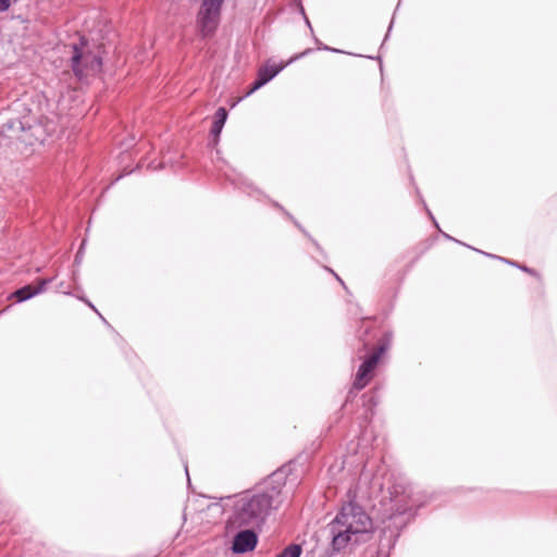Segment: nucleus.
Masks as SVG:
<instances>
[{
    "mask_svg": "<svg viewBox=\"0 0 557 557\" xmlns=\"http://www.w3.org/2000/svg\"><path fill=\"white\" fill-rule=\"evenodd\" d=\"M11 5V0H0V11H7Z\"/></svg>",
    "mask_w": 557,
    "mask_h": 557,
    "instance_id": "nucleus-12",
    "label": "nucleus"
},
{
    "mask_svg": "<svg viewBox=\"0 0 557 557\" xmlns=\"http://www.w3.org/2000/svg\"><path fill=\"white\" fill-rule=\"evenodd\" d=\"M301 546L298 544L288 545L277 557H300Z\"/></svg>",
    "mask_w": 557,
    "mask_h": 557,
    "instance_id": "nucleus-11",
    "label": "nucleus"
},
{
    "mask_svg": "<svg viewBox=\"0 0 557 557\" xmlns=\"http://www.w3.org/2000/svg\"><path fill=\"white\" fill-rule=\"evenodd\" d=\"M307 51H305L301 54H296L293 58H290L285 63L275 64V63H267L264 66H262L259 70L258 73V79L255 82L253 86L250 88V90L247 92V95H251L257 89L265 85L268 82H270L273 77H275L285 66L300 58L301 55L306 54Z\"/></svg>",
    "mask_w": 557,
    "mask_h": 557,
    "instance_id": "nucleus-6",
    "label": "nucleus"
},
{
    "mask_svg": "<svg viewBox=\"0 0 557 557\" xmlns=\"http://www.w3.org/2000/svg\"><path fill=\"white\" fill-rule=\"evenodd\" d=\"M72 64L75 74L79 77L100 71L101 60L98 55L86 51L85 44L74 47Z\"/></svg>",
    "mask_w": 557,
    "mask_h": 557,
    "instance_id": "nucleus-4",
    "label": "nucleus"
},
{
    "mask_svg": "<svg viewBox=\"0 0 557 557\" xmlns=\"http://www.w3.org/2000/svg\"><path fill=\"white\" fill-rule=\"evenodd\" d=\"M223 1L224 0H202L197 14V26L203 36L211 35L216 29Z\"/></svg>",
    "mask_w": 557,
    "mask_h": 557,
    "instance_id": "nucleus-3",
    "label": "nucleus"
},
{
    "mask_svg": "<svg viewBox=\"0 0 557 557\" xmlns=\"http://www.w3.org/2000/svg\"><path fill=\"white\" fill-rule=\"evenodd\" d=\"M227 119V112L224 108H219L215 113V120L211 129V135L214 138V143L218 141V138L222 132V128L225 124V121Z\"/></svg>",
    "mask_w": 557,
    "mask_h": 557,
    "instance_id": "nucleus-10",
    "label": "nucleus"
},
{
    "mask_svg": "<svg viewBox=\"0 0 557 557\" xmlns=\"http://www.w3.org/2000/svg\"><path fill=\"white\" fill-rule=\"evenodd\" d=\"M372 528L371 518L361 507L352 503L344 505L327 525L333 549L342 550L350 543L364 541Z\"/></svg>",
    "mask_w": 557,
    "mask_h": 557,
    "instance_id": "nucleus-1",
    "label": "nucleus"
},
{
    "mask_svg": "<svg viewBox=\"0 0 557 557\" xmlns=\"http://www.w3.org/2000/svg\"><path fill=\"white\" fill-rule=\"evenodd\" d=\"M48 282L49 281H47V280H42L39 283V285L36 287H34L32 285L24 286L14 293V297H16V299L18 301H25V300L32 298L33 296H36V295L42 293L45 290V287Z\"/></svg>",
    "mask_w": 557,
    "mask_h": 557,
    "instance_id": "nucleus-9",
    "label": "nucleus"
},
{
    "mask_svg": "<svg viewBox=\"0 0 557 557\" xmlns=\"http://www.w3.org/2000/svg\"><path fill=\"white\" fill-rule=\"evenodd\" d=\"M271 508V497L267 494H242L234 500L233 512L228 518V527L237 529L245 525H258Z\"/></svg>",
    "mask_w": 557,
    "mask_h": 557,
    "instance_id": "nucleus-2",
    "label": "nucleus"
},
{
    "mask_svg": "<svg viewBox=\"0 0 557 557\" xmlns=\"http://www.w3.org/2000/svg\"><path fill=\"white\" fill-rule=\"evenodd\" d=\"M257 545V535L251 530L240 531L233 541L234 553H246L252 550Z\"/></svg>",
    "mask_w": 557,
    "mask_h": 557,
    "instance_id": "nucleus-8",
    "label": "nucleus"
},
{
    "mask_svg": "<svg viewBox=\"0 0 557 557\" xmlns=\"http://www.w3.org/2000/svg\"><path fill=\"white\" fill-rule=\"evenodd\" d=\"M392 509L403 513L416 504L412 487L406 482H396L389 490Z\"/></svg>",
    "mask_w": 557,
    "mask_h": 557,
    "instance_id": "nucleus-5",
    "label": "nucleus"
},
{
    "mask_svg": "<svg viewBox=\"0 0 557 557\" xmlns=\"http://www.w3.org/2000/svg\"><path fill=\"white\" fill-rule=\"evenodd\" d=\"M382 352L383 348H380L360 366L355 381L356 388L361 389L368 384L371 379V373L376 367Z\"/></svg>",
    "mask_w": 557,
    "mask_h": 557,
    "instance_id": "nucleus-7",
    "label": "nucleus"
},
{
    "mask_svg": "<svg viewBox=\"0 0 557 557\" xmlns=\"http://www.w3.org/2000/svg\"><path fill=\"white\" fill-rule=\"evenodd\" d=\"M376 557H386V555L379 553Z\"/></svg>",
    "mask_w": 557,
    "mask_h": 557,
    "instance_id": "nucleus-13",
    "label": "nucleus"
}]
</instances>
